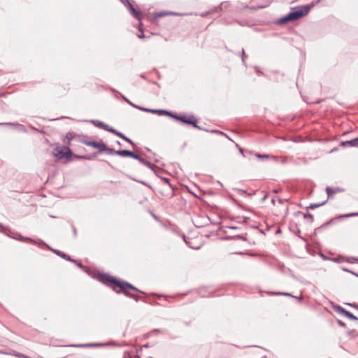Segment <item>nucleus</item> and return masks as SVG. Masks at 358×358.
Masks as SVG:
<instances>
[{
  "label": "nucleus",
  "mask_w": 358,
  "mask_h": 358,
  "mask_svg": "<svg viewBox=\"0 0 358 358\" xmlns=\"http://www.w3.org/2000/svg\"><path fill=\"white\" fill-rule=\"evenodd\" d=\"M320 1V0H317L315 2H312L308 5H304L303 6L292 8V10L288 14L278 20V24H281L288 22L294 21L306 15L310 10Z\"/></svg>",
  "instance_id": "f257e3e1"
},
{
  "label": "nucleus",
  "mask_w": 358,
  "mask_h": 358,
  "mask_svg": "<svg viewBox=\"0 0 358 358\" xmlns=\"http://www.w3.org/2000/svg\"><path fill=\"white\" fill-rule=\"evenodd\" d=\"M99 278H100V280L105 284H107L108 282H113L116 286L120 287V290L116 291L117 293L123 292L127 296L134 298L136 301H138V299L135 296L129 294L128 290L132 289V290H134L136 292H140V291L137 288H136L135 287L131 285V284H129L128 282H121V281L116 280L115 279L111 278L109 275H101L99 277Z\"/></svg>",
  "instance_id": "f03ea898"
},
{
  "label": "nucleus",
  "mask_w": 358,
  "mask_h": 358,
  "mask_svg": "<svg viewBox=\"0 0 358 358\" xmlns=\"http://www.w3.org/2000/svg\"><path fill=\"white\" fill-rule=\"evenodd\" d=\"M52 153L59 159L69 158L72 154L70 148L66 146L56 148Z\"/></svg>",
  "instance_id": "7ed1b4c3"
},
{
  "label": "nucleus",
  "mask_w": 358,
  "mask_h": 358,
  "mask_svg": "<svg viewBox=\"0 0 358 358\" xmlns=\"http://www.w3.org/2000/svg\"><path fill=\"white\" fill-rule=\"evenodd\" d=\"M172 117L176 120H180L184 123L192 124L194 127L199 128L196 125L197 120L195 119V117L194 116L186 117V116H177V115H172Z\"/></svg>",
  "instance_id": "20e7f679"
},
{
  "label": "nucleus",
  "mask_w": 358,
  "mask_h": 358,
  "mask_svg": "<svg viewBox=\"0 0 358 358\" xmlns=\"http://www.w3.org/2000/svg\"><path fill=\"white\" fill-rule=\"evenodd\" d=\"M84 143L87 145L94 148H99L101 151H104L106 150V145L103 143L102 141H86Z\"/></svg>",
  "instance_id": "39448f33"
},
{
  "label": "nucleus",
  "mask_w": 358,
  "mask_h": 358,
  "mask_svg": "<svg viewBox=\"0 0 358 358\" xmlns=\"http://www.w3.org/2000/svg\"><path fill=\"white\" fill-rule=\"evenodd\" d=\"M138 108L141 110L149 112V113H154V114L166 115H169L171 117H172V115H173L170 112L165 110L148 109V108H142V107H138Z\"/></svg>",
  "instance_id": "423d86ee"
},
{
  "label": "nucleus",
  "mask_w": 358,
  "mask_h": 358,
  "mask_svg": "<svg viewBox=\"0 0 358 358\" xmlns=\"http://www.w3.org/2000/svg\"><path fill=\"white\" fill-rule=\"evenodd\" d=\"M127 7L129 10L131 14L136 19L141 20V13L139 10H136L133 5L129 1V0H127Z\"/></svg>",
  "instance_id": "0eeeda50"
},
{
  "label": "nucleus",
  "mask_w": 358,
  "mask_h": 358,
  "mask_svg": "<svg viewBox=\"0 0 358 358\" xmlns=\"http://www.w3.org/2000/svg\"><path fill=\"white\" fill-rule=\"evenodd\" d=\"M110 345V343H85V344H75L72 345V347L76 348H93V347H105Z\"/></svg>",
  "instance_id": "6e6552de"
},
{
  "label": "nucleus",
  "mask_w": 358,
  "mask_h": 358,
  "mask_svg": "<svg viewBox=\"0 0 358 358\" xmlns=\"http://www.w3.org/2000/svg\"><path fill=\"white\" fill-rule=\"evenodd\" d=\"M118 155L121 157H129L131 158H137V155L127 150H118Z\"/></svg>",
  "instance_id": "1a4fd4ad"
},
{
  "label": "nucleus",
  "mask_w": 358,
  "mask_h": 358,
  "mask_svg": "<svg viewBox=\"0 0 358 358\" xmlns=\"http://www.w3.org/2000/svg\"><path fill=\"white\" fill-rule=\"evenodd\" d=\"M339 312L343 315L345 316L346 317L349 318L350 320H358V318L356 316H355L353 314H352L351 313H350L349 311L345 310L343 308H339Z\"/></svg>",
  "instance_id": "9d476101"
},
{
  "label": "nucleus",
  "mask_w": 358,
  "mask_h": 358,
  "mask_svg": "<svg viewBox=\"0 0 358 358\" xmlns=\"http://www.w3.org/2000/svg\"><path fill=\"white\" fill-rule=\"evenodd\" d=\"M343 146L349 145L353 147H358V137L350 141H347L342 143Z\"/></svg>",
  "instance_id": "9b49d317"
},
{
  "label": "nucleus",
  "mask_w": 358,
  "mask_h": 358,
  "mask_svg": "<svg viewBox=\"0 0 358 358\" xmlns=\"http://www.w3.org/2000/svg\"><path fill=\"white\" fill-rule=\"evenodd\" d=\"M52 251L56 253L57 255H58L59 256H60L61 257L68 260V261H71V262H76V261L75 260H72L70 257L67 256L65 253L59 251V250H52Z\"/></svg>",
  "instance_id": "f8f14e48"
},
{
  "label": "nucleus",
  "mask_w": 358,
  "mask_h": 358,
  "mask_svg": "<svg viewBox=\"0 0 358 358\" xmlns=\"http://www.w3.org/2000/svg\"><path fill=\"white\" fill-rule=\"evenodd\" d=\"M136 157L137 158H135L136 159L138 160L140 162L145 164L148 167L151 168V164L150 162H147L145 159L142 158L141 157H140L138 155H137Z\"/></svg>",
  "instance_id": "ddd939ff"
},
{
  "label": "nucleus",
  "mask_w": 358,
  "mask_h": 358,
  "mask_svg": "<svg viewBox=\"0 0 358 358\" xmlns=\"http://www.w3.org/2000/svg\"><path fill=\"white\" fill-rule=\"evenodd\" d=\"M13 127H15L16 129H17L20 131L25 132L27 130L24 125L20 124L19 123H14Z\"/></svg>",
  "instance_id": "4468645a"
},
{
  "label": "nucleus",
  "mask_w": 358,
  "mask_h": 358,
  "mask_svg": "<svg viewBox=\"0 0 358 358\" xmlns=\"http://www.w3.org/2000/svg\"><path fill=\"white\" fill-rule=\"evenodd\" d=\"M105 151L107 152V153L109 155H118V150H115L114 149L112 148H108L106 147V150Z\"/></svg>",
  "instance_id": "2eb2a0df"
},
{
  "label": "nucleus",
  "mask_w": 358,
  "mask_h": 358,
  "mask_svg": "<svg viewBox=\"0 0 358 358\" xmlns=\"http://www.w3.org/2000/svg\"><path fill=\"white\" fill-rule=\"evenodd\" d=\"M256 156L259 158V159H268V158H273L274 160H277V158L275 157H271L269 155H260V154H257Z\"/></svg>",
  "instance_id": "dca6fc26"
},
{
  "label": "nucleus",
  "mask_w": 358,
  "mask_h": 358,
  "mask_svg": "<svg viewBox=\"0 0 358 358\" xmlns=\"http://www.w3.org/2000/svg\"><path fill=\"white\" fill-rule=\"evenodd\" d=\"M100 128H102L106 131H110V132H115V129L110 127L108 124H105L104 123H102V125Z\"/></svg>",
  "instance_id": "f3484780"
},
{
  "label": "nucleus",
  "mask_w": 358,
  "mask_h": 358,
  "mask_svg": "<svg viewBox=\"0 0 358 358\" xmlns=\"http://www.w3.org/2000/svg\"><path fill=\"white\" fill-rule=\"evenodd\" d=\"M91 122L93 124H94L95 126L99 127H101V126L102 125V123H103L99 120H91Z\"/></svg>",
  "instance_id": "a211bd4d"
},
{
  "label": "nucleus",
  "mask_w": 358,
  "mask_h": 358,
  "mask_svg": "<svg viewBox=\"0 0 358 358\" xmlns=\"http://www.w3.org/2000/svg\"><path fill=\"white\" fill-rule=\"evenodd\" d=\"M325 203H326V201L322 202V203H319V204H313V205H310L308 208H311V209H314V208H316L317 207H320V206L324 205Z\"/></svg>",
  "instance_id": "6ab92c4d"
},
{
  "label": "nucleus",
  "mask_w": 358,
  "mask_h": 358,
  "mask_svg": "<svg viewBox=\"0 0 358 358\" xmlns=\"http://www.w3.org/2000/svg\"><path fill=\"white\" fill-rule=\"evenodd\" d=\"M326 191H327V194H329V195H332V194H334V192H335V191H334V190H333V189H332L331 188H330V187H327V188H326Z\"/></svg>",
  "instance_id": "aec40b11"
},
{
  "label": "nucleus",
  "mask_w": 358,
  "mask_h": 358,
  "mask_svg": "<svg viewBox=\"0 0 358 358\" xmlns=\"http://www.w3.org/2000/svg\"><path fill=\"white\" fill-rule=\"evenodd\" d=\"M113 133L115 134V135H117V136L122 138V139L124 138V137H125V136L123 134H122L116 130H115V132H113Z\"/></svg>",
  "instance_id": "412c9836"
},
{
  "label": "nucleus",
  "mask_w": 358,
  "mask_h": 358,
  "mask_svg": "<svg viewBox=\"0 0 358 358\" xmlns=\"http://www.w3.org/2000/svg\"><path fill=\"white\" fill-rule=\"evenodd\" d=\"M13 124L14 123H12V122H0V125L1 126H10V127H13Z\"/></svg>",
  "instance_id": "4be33fe9"
},
{
  "label": "nucleus",
  "mask_w": 358,
  "mask_h": 358,
  "mask_svg": "<svg viewBox=\"0 0 358 358\" xmlns=\"http://www.w3.org/2000/svg\"><path fill=\"white\" fill-rule=\"evenodd\" d=\"M356 215H358V213H353L344 215L342 217H352V216H356Z\"/></svg>",
  "instance_id": "5701e85b"
},
{
  "label": "nucleus",
  "mask_w": 358,
  "mask_h": 358,
  "mask_svg": "<svg viewBox=\"0 0 358 358\" xmlns=\"http://www.w3.org/2000/svg\"><path fill=\"white\" fill-rule=\"evenodd\" d=\"M124 141H126L127 142L129 143L131 145H132L133 146H135V144L129 138H127V136L124 137L123 138Z\"/></svg>",
  "instance_id": "b1692460"
},
{
  "label": "nucleus",
  "mask_w": 358,
  "mask_h": 358,
  "mask_svg": "<svg viewBox=\"0 0 358 358\" xmlns=\"http://www.w3.org/2000/svg\"><path fill=\"white\" fill-rule=\"evenodd\" d=\"M14 238L17 239V240H20V241H29V238H23V237H22V236H20V237H14Z\"/></svg>",
  "instance_id": "393cba45"
},
{
  "label": "nucleus",
  "mask_w": 358,
  "mask_h": 358,
  "mask_svg": "<svg viewBox=\"0 0 358 358\" xmlns=\"http://www.w3.org/2000/svg\"><path fill=\"white\" fill-rule=\"evenodd\" d=\"M279 294L284 295V296H289L294 297V296H292L291 294L287 293V292H281V293H279Z\"/></svg>",
  "instance_id": "a878e982"
},
{
  "label": "nucleus",
  "mask_w": 358,
  "mask_h": 358,
  "mask_svg": "<svg viewBox=\"0 0 358 358\" xmlns=\"http://www.w3.org/2000/svg\"><path fill=\"white\" fill-rule=\"evenodd\" d=\"M128 103H129V104H130L131 106H132L133 107L136 108H138V106H137L134 105V103H132L130 101L128 102Z\"/></svg>",
  "instance_id": "bb28decb"
},
{
  "label": "nucleus",
  "mask_w": 358,
  "mask_h": 358,
  "mask_svg": "<svg viewBox=\"0 0 358 358\" xmlns=\"http://www.w3.org/2000/svg\"><path fill=\"white\" fill-rule=\"evenodd\" d=\"M242 54H243V56H242V61L243 62H245V58H244V54H245V52H244V50H242Z\"/></svg>",
  "instance_id": "cd10ccee"
},
{
  "label": "nucleus",
  "mask_w": 358,
  "mask_h": 358,
  "mask_svg": "<svg viewBox=\"0 0 358 358\" xmlns=\"http://www.w3.org/2000/svg\"><path fill=\"white\" fill-rule=\"evenodd\" d=\"M163 180H164V182H165L166 183L169 184V180L168 178H164Z\"/></svg>",
  "instance_id": "c85d7f7f"
},
{
  "label": "nucleus",
  "mask_w": 358,
  "mask_h": 358,
  "mask_svg": "<svg viewBox=\"0 0 358 358\" xmlns=\"http://www.w3.org/2000/svg\"><path fill=\"white\" fill-rule=\"evenodd\" d=\"M138 37L139 38H143L145 37V35H144V34H139V35L138 36Z\"/></svg>",
  "instance_id": "c756f323"
},
{
  "label": "nucleus",
  "mask_w": 358,
  "mask_h": 358,
  "mask_svg": "<svg viewBox=\"0 0 358 358\" xmlns=\"http://www.w3.org/2000/svg\"><path fill=\"white\" fill-rule=\"evenodd\" d=\"M211 132H218L220 133V134H223L224 135V133L222 131H215V130H212Z\"/></svg>",
  "instance_id": "7c9ffc66"
},
{
  "label": "nucleus",
  "mask_w": 358,
  "mask_h": 358,
  "mask_svg": "<svg viewBox=\"0 0 358 358\" xmlns=\"http://www.w3.org/2000/svg\"><path fill=\"white\" fill-rule=\"evenodd\" d=\"M123 99L128 103L129 101V99H127L126 97L123 96Z\"/></svg>",
  "instance_id": "2f4dec72"
},
{
  "label": "nucleus",
  "mask_w": 358,
  "mask_h": 358,
  "mask_svg": "<svg viewBox=\"0 0 358 358\" xmlns=\"http://www.w3.org/2000/svg\"><path fill=\"white\" fill-rule=\"evenodd\" d=\"M3 228V226L0 224V231H2Z\"/></svg>",
  "instance_id": "473e14b6"
},
{
  "label": "nucleus",
  "mask_w": 358,
  "mask_h": 358,
  "mask_svg": "<svg viewBox=\"0 0 358 358\" xmlns=\"http://www.w3.org/2000/svg\"><path fill=\"white\" fill-rule=\"evenodd\" d=\"M184 241L186 242V243L189 244L188 241L185 239V237H183Z\"/></svg>",
  "instance_id": "72a5a7b5"
},
{
  "label": "nucleus",
  "mask_w": 358,
  "mask_h": 358,
  "mask_svg": "<svg viewBox=\"0 0 358 358\" xmlns=\"http://www.w3.org/2000/svg\"><path fill=\"white\" fill-rule=\"evenodd\" d=\"M184 241L186 242V243L189 244L188 241L185 239V237H183Z\"/></svg>",
  "instance_id": "f704fd0d"
},
{
  "label": "nucleus",
  "mask_w": 358,
  "mask_h": 358,
  "mask_svg": "<svg viewBox=\"0 0 358 358\" xmlns=\"http://www.w3.org/2000/svg\"><path fill=\"white\" fill-rule=\"evenodd\" d=\"M184 241L186 242V243L189 244L188 241L185 239V237H183Z\"/></svg>",
  "instance_id": "c9c22d12"
},
{
  "label": "nucleus",
  "mask_w": 358,
  "mask_h": 358,
  "mask_svg": "<svg viewBox=\"0 0 358 358\" xmlns=\"http://www.w3.org/2000/svg\"><path fill=\"white\" fill-rule=\"evenodd\" d=\"M184 241L186 242V243L189 244L188 241L185 239V237H183Z\"/></svg>",
  "instance_id": "e433bc0d"
},
{
  "label": "nucleus",
  "mask_w": 358,
  "mask_h": 358,
  "mask_svg": "<svg viewBox=\"0 0 358 358\" xmlns=\"http://www.w3.org/2000/svg\"><path fill=\"white\" fill-rule=\"evenodd\" d=\"M189 247L192 248V245H189ZM193 248H194V249H199V247H195V248H194V247H193Z\"/></svg>",
  "instance_id": "4c0bfd02"
},
{
  "label": "nucleus",
  "mask_w": 358,
  "mask_h": 358,
  "mask_svg": "<svg viewBox=\"0 0 358 358\" xmlns=\"http://www.w3.org/2000/svg\"><path fill=\"white\" fill-rule=\"evenodd\" d=\"M117 145H120V142L117 141Z\"/></svg>",
  "instance_id": "58836bf2"
},
{
  "label": "nucleus",
  "mask_w": 358,
  "mask_h": 358,
  "mask_svg": "<svg viewBox=\"0 0 358 358\" xmlns=\"http://www.w3.org/2000/svg\"><path fill=\"white\" fill-rule=\"evenodd\" d=\"M78 266H80V267L82 266L80 264H78Z\"/></svg>",
  "instance_id": "ea45409f"
}]
</instances>
